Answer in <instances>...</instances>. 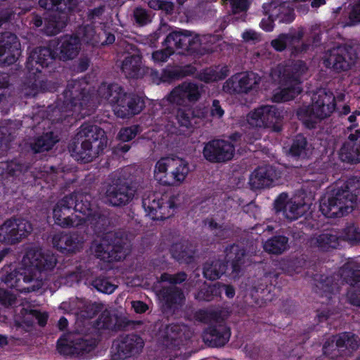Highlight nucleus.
<instances>
[{
	"mask_svg": "<svg viewBox=\"0 0 360 360\" xmlns=\"http://www.w3.org/2000/svg\"><path fill=\"white\" fill-rule=\"evenodd\" d=\"M20 44L17 37L9 32L0 34V65L13 64L20 51Z\"/></svg>",
	"mask_w": 360,
	"mask_h": 360,
	"instance_id": "nucleus-20",
	"label": "nucleus"
},
{
	"mask_svg": "<svg viewBox=\"0 0 360 360\" xmlns=\"http://www.w3.org/2000/svg\"><path fill=\"white\" fill-rule=\"evenodd\" d=\"M77 134L91 149V155L98 156L107 146L108 139L105 131L96 125L82 124Z\"/></svg>",
	"mask_w": 360,
	"mask_h": 360,
	"instance_id": "nucleus-16",
	"label": "nucleus"
},
{
	"mask_svg": "<svg viewBox=\"0 0 360 360\" xmlns=\"http://www.w3.org/2000/svg\"><path fill=\"white\" fill-rule=\"evenodd\" d=\"M234 146L223 139L209 141L203 148L204 158L210 162H225L231 160L234 155Z\"/></svg>",
	"mask_w": 360,
	"mask_h": 360,
	"instance_id": "nucleus-15",
	"label": "nucleus"
},
{
	"mask_svg": "<svg viewBox=\"0 0 360 360\" xmlns=\"http://www.w3.org/2000/svg\"><path fill=\"white\" fill-rule=\"evenodd\" d=\"M90 250L96 257L104 262L120 261L103 234L101 240L93 241Z\"/></svg>",
	"mask_w": 360,
	"mask_h": 360,
	"instance_id": "nucleus-36",
	"label": "nucleus"
},
{
	"mask_svg": "<svg viewBox=\"0 0 360 360\" xmlns=\"http://www.w3.org/2000/svg\"><path fill=\"white\" fill-rule=\"evenodd\" d=\"M133 17L139 26L146 25L151 21L150 13L142 7H136L134 9Z\"/></svg>",
	"mask_w": 360,
	"mask_h": 360,
	"instance_id": "nucleus-63",
	"label": "nucleus"
},
{
	"mask_svg": "<svg viewBox=\"0 0 360 360\" xmlns=\"http://www.w3.org/2000/svg\"><path fill=\"white\" fill-rule=\"evenodd\" d=\"M192 115L193 113L190 109H179L177 110L176 118L179 127L183 128L184 131L185 129L191 131L197 126V122L194 121L195 119Z\"/></svg>",
	"mask_w": 360,
	"mask_h": 360,
	"instance_id": "nucleus-47",
	"label": "nucleus"
},
{
	"mask_svg": "<svg viewBox=\"0 0 360 360\" xmlns=\"http://www.w3.org/2000/svg\"><path fill=\"white\" fill-rule=\"evenodd\" d=\"M157 296L162 303V312L167 317L173 316L184 304L186 300L182 288L174 285H162L157 292Z\"/></svg>",
	"mask_w": 360,
	"mask_h": 360,
	"instance_id": "nucleus-13",
	"label": "nucleus"
},
{
	"mask_svg": "<svg viewBox=\"0 0 360 360\" xmlns=\"http://www.w3.org/2000/svg\"><path fill=\"white\" fill-rule=\"evenodd\" d=\"M143 206L148 214L154 220H163L173 215L174 202L166 200L159 194L150 193L143 199Z\"/></svg>",
	"mask_w": 360,
	"mask_h": 360,
	"instance_id": "nucleus-14",
	"label": "nucleus"
},
{
	"mask_svg": "<svg viewBox=\"0 0 360 360\" xmlns=\"http://www.w3.org/2000/svg\"><path fill=\"white\" fill-rule=\"evenodd\" d=\"M341 237L352 244L360 243V227L354 223L347 224L342 229Z\"/></svg>",
	"mask_w": 360,
	"mask_h": 360,
	"instance_id": "nucleus-53",
	"label": "nucleus"
},
{
	"mask_svg": "<svg viewBox=\"0 0 360 360\" xmlns=\"http://www.w3.org/2000/svg\"><path fill=\"white\" fill-rule=\"evenodd\" d=\"M309 243L311 248H318L321 251H329L339 245V237L332 231H326L312 236L309 240Z\"/></svg>",
	"mask_w": 360,
	"mask_h": 360,
	"instance_id": "nucleus-34",
	"label": "nucleus"
},
{
	"mask_svg": "<svg viewBox=\"0 0 360 360\" xmlns=\"http://www.w3.org/2000/svg\"><path fill=\"white\" fill-rule=\"evenodd\" d=\"M231 250L235 254V257L233 259L231 262L232 274L236 277L238 276L239 273L242 270V266L244 264V258L245 256V250L244 248H240L238 246L232 245L231 248Z\"/></svg>",
	"mask_w": 360,
	"mask_h": 360,
	"instance_id": "nucleus-52",
	"label": "nucleus"
},
{
	"mask_svg": "<svg viewBox=\"0 0 360 360\" xmlns=\"http://www.w3.org/2000/svg\"><path fill=\"white\" fill-rule=\"evenodd\" d=\"M276 177L275 170L271 166L257 167L250 175V185L252 189L269 187Z\"/></svg>",
	"mask_w": 360,
	"mask_h": 360,
	"instance_id": "nucleus-30",
	"label": "nucleus"
},
{
	"mask_svg": "<svg viewBox=\"0 0 360 360\" xmlns=\"http://www.w3.org/2000/svg\"><path fill=\"white\" fill-rule=\"evenodd\" d=\"M58 141L52 131L46 132L37 137L31 143V148L34 153H41L50 150Z\"/></svg>",
	"mask_w": 360,
	"mask_h": 360,
	"instance_id": "nucleus-41",
	"label": "nucleus"
},
{
	"mask_svg": "<svg viewBox=\"0 0 360 360\" xmlns=\"http://www.w3.org/2000/svg\"><path fill=\"white\" fill-rule=\"evenodd\" d=\"M89 96L84 92L82 85L78 81H70L63 91V103L67 110L81 113V109Z\"/></svg>",
	"mask_w": 360,
	"mask_h": 360,
	"instance_id": "nucleus-21",
	"label": "nucleus"
},
{
	"mask_svg": "<svg viewBox=\"0 0 360 360\" xmlns=\"http://www.w3.org/2000/svg\"><path fill=\"white\" fill-rule=\"evenodd\" d=\"M339 277V275H315L314 280L316 291L326 299L323 302L328 303L333 299V295L338 292Z\"/></svg>",
	"mask_w": 360,
	"mask_h": 360,
	"instance_id": "nucleus-27",
	"label": "nucleus"
},
{
	"mask_svg": "<svg viewBox=\"0 0 360 360\" xmlns=\"http://www.w3.org/2000/svg\"><path fill=\"white\" fill-rule=\"evenodd\" d=\"M34 319L37 320L40 326H44L48 319V314L46 313H41L37 310H26L24 321L22 323H15L17 339L20 338V335L30 333L32 331Z\"/></svg>",
	"mask_w": 360,
	"mask_h": 360,
	"instance_id": "nucleus-31",
	"label": "nucleus"
},
{
	"mask_svg": "<svg viewBox=\"0 0 360 360\" xmlns=\"http://www.w3.org/2000/svg\"><path fill=\"white\" fill-rule=\"evenodd\" d=\"M57 349L64 356H77L75 340L60 339L58 341Z\"/></svg>",
	"mask_w": 360,
	"mask_h": 360,
	"instance_id": "nucleus-57",
	"label": "nucleus"
},
{
	"mask_svg": "<svg viewBox=\"0 0 360 360\" xmlns=\"http://www.w3.org/2000/svg\"><path fill=\"white\" fill-rule=\"evenodd\" d=\"M343 281L352 287L360 288V269L345 264L340 271Z\"/></svg>",
	"mask_w": 360,
	"mask_h": 360,
	"instance_id": "nucleus-45",
	"label": "nucleus"
},
{
	"mask_svg": "<svg viewBox=\"0 0 360 360\" xmlns=\"http://www.w3.org/2000/svg\"><path fill=\"white\" fill-rule=\"evenodd\" d=\"M31 223L24 219H10L0 226V243L13 245L27 238L32 231Z\"/></svg>",
	"mask_w": 360,
	"mask_h": 360,
	"instance_id": "nucleus-12",
	"label": "nucleus"
},
{
	"mask_svg": "<svg viewBox=\"0 0 360 360\" xmlns=\"http://www.w3.org/2000/svg\"><path fill=\"white\" fill-rule=\"evenodd\" d=\"M217 283L213 285H207L205 282L200 286L195 295V298L200 302L212 301L214 297L219 296Z\"/></svg>",
	"mask_w": 360,
	"mask_h": 360,
	"instance_id": "nucleus-48",
	"label": "nucleus"
},
{
	"mask_svg": "<svg viewBox=\"0 0 360 360\" xmlns=\"http://www.w3.org/2000/svg\"><path fill=\"white\" fill-rule=\"evenodd\" d=\"M114 321L115 314H111L109 311L105 310L99 316L98 326L101 328L112 330V328H115Z\"/></svg>",
	"mask_w": 360,
	"mask_h": 360,
	"instance_id": "nucleus-64",
	"label": "nucleus"
},
{
	"mask_svg": "<svg viewBox=\"0 0 360 360\" xmlns=\"http://www.w3.org/2000/svg\"><path fill=\"white\" fill-rule=\"evenodd\" d=\"M195 252V245L188 241L176 243L171 248L172 257L180 263L192 262Z\"/></svg>",
	"mask_w": 360,
	"mask_h": 360,
	"instance_id": "nucleus-35",
	"label": "nucleus"
},
{
	"mask_svg": "<svg viewBox=\"0 0 360 360\" xmlns=\"http://www.w3.org/2000/svg\"><path fill=\"white\" fill-rule=\"evenodd\" d=\"M197 69L191 65H187L182 67H178L170 71V76L176 79H181L186 77L194 75Z\"/></svg>",
	"mask_w": 360,
	"mask_h": 360,
	"instance_id": "nucleus-62",
	"label": "nucleus"
},
{
	"mask_svg": "<svg viewBox=\"0 0 360 360\" xmlns=\"http://www.w3.org/2000/svg\"><path fill=\"white\" fill-rule=\"evenodd\" d=\"M339 342L337 335L328 339L323 347V354L332 359L345 356V352Z\"/></svg>",
	"mask_w": 360,
	"mask_h": 360,
	"instance_id": "nucleus-44",
	"label": "nucleus"
},
{
	"mask_svg": "<svg viewBox=\"0 0 360 360\" xmlns=\"http://www.w3.org/2000/svg\"><path fill=\"white\" fill-rule=\"evenodd\" d=\"M148 5L154 10H162L167 14H172L174 9V4L169 1L150 0Z\"/></svg>",
	"mask_w": 360,
	"mask_h": 360,
	"instance_id": "nucleus-61",
	"label": "nucleus"
},
{
	"mask_svg": "<svg viewBox=\"0 0 360 360\" xmlns=\"http://www.w3.org/2000/svg\"><path fill=\"white\" fill-rule=\"evenodd\" d=\"M281 112L274 105H263L248 115V123L255 127L270 128L281 119Z\"/></svg>",
	"mask_w": 360,
	"mask_h": 360,
	"instance_id": "nucleus-18",
	"label": "nucleus"
},
{
	"mask_svg": "<svg viewBox=\"0 0 360 360\" xmlns=\"http://www.w3.org/2000/svg\"><path fill=\"white\" fill-rule=\"evenodd\" d=\"M181 87L188 105L198 101L201 97L202 85L199 86L193 82H184L181 83Z\"/></svg>",
	"mask_w": 360,
	"mask_h": 360,
	"instance_id": "nucleus-46",
	"label": "nucleus"
},
{
	"mask_svg": "<svg viewBox=\"0 0 360 360\" xmlns=\"http://www.w3.org/2000/svg\"><path fill=\"white\" fill-rule=\"evenodd\" d=\"M98 96L110 104H117L120 99L126 94L117 84L102 83L98 89Z\"/></svg>",
	"mask_w": 360,
	"mask_h": 360,
	"instance_id": "nucleus-37",
	"label": "nucleus"
},
{
	"mask_svg": "<svg viewBox=\"0 0 360 360\" xmlns=\"http://www.w3.org/2000/svg\"><path fill=\"white\" fill-rule=\"evenodd\" d=\"M81 50V43L74 34L62 37L56 49V57L62 61H68L77 56Z\"/></svg>",
	"mask_w": 360,
	"mask_h": 360,
	"instance_id": "nucleus-25",
	"label": "nucleus"
},
{
	"mask_svg": "<svg viewBox=\"0 0 360 360\" xmlns=\"http://www.w3.org/2000/svg\"><path fill=\"white\" fill-rule=\"evenodd\" d=\"M74 35L77 36L80 41H82L93 46H98L101 42V33L97 34L95 28L91 25L79 26Z\"/></svg>",
	"mask_w": 360,
	"mask_h": 360,
	"instance_id": "nucleus-40",
	"label": "nucleus"
},
{
	"mask_svg": "<svg viewBox=\"0 0 360 360\" xmlns=\"http://www.w3.org/2000/svg\"><path fill=\"white\" fill-rule=\"evenodd\" d=\"M22 262L27 269H30L32 273L39 276V278H41V288L47 279L48 272L54 269L57 260L53 254L43 252L40 249L30 247L26 249Z\"/></svg>",
	"mask_w": 360,
	"mask_h": 360,
	"instance_id": "nucleus-7",
	"label": "nucleus"
},
{
	"mask_svg": "<svg viewBox=\"0 0 360 360\" xmlns=\"http://www.w3.org/2000/svg\"><path fill=\"white\" fill-rule=\"evenodd\" d=\"M359 197L360 178H351L344 186L321 199L320 210L327 217H340L352 211Z\"/></svg>",
	"mask_w": 360,
	"mask_h": 360,
	"instance_id": "nucleus-1",
	"label": "nucleus"
},
{
	"mask_svg": "<svg viewBox=\"0 0 360 360\" xmlns=\"http://www.w3.org/2000/svg\"><path fill=\"white\" fill-rule=\"evenodd\" d=\"M144 107L143 101L138 96L125 94L115 107V115L120 118H129L139 114Z\"/></svg>",
	"mask_w": 360,
	"mask_h": 360,
	"instance_id": "nucleus-23",
	"label": "nucleus"
},
{
	"mask_svg": "<svg viewBox=\"0 0 360 360\" xmlns=\"http://www.w3.org/2000/svg\"><path fill=\"white\" fill-rule=\"evenodd\" d=\"M68 150L72 157L77 161L89 162L98 157L96 154H91L92 153L91 149L79 137L77 134L69 143Z\"/></svg>",
	"mask_w": 360,
	"mask_h": 360,
	"instance_id": "nucleus-33",
	"label": "nucleus"
},
{
	"mask_svg": "<svg viewBox=\"0 0 360 360\" xmlns=\"http://www.w3.org/2000/svg\"><path fill=\"white\" fill-rule=\"evenodd\" d=\"M136 191V184L131 179L115 174L109 179L105 195L112 206L122 207L133 200Z\"/></svg>",
	"mask_w": 360,
	"mask_h": 360,
	"instance_id": "nucleus-6",
	"label": "nucleus"
},
{
	"mask_svg": "<svg viewBox=\"0 0 360 360\" xmlns=\"http://www.w3.org/2000/svg\"><path fill=\"white\" fill-rule=\"evenodd\" d=\"M179 49L187 51H195L199 45L198 37L188 30L179 31Z\"/></svg>",
	"mask_w": 360,
	"mask_h": 360,
	"instance_id": "nucleus-43",
	"label": "nucleus"
},
{
	"mask_svg": "<svg viewBox=\"0 0 360 360\" xmlns=\"http://www.w3.org/2000/svg\"><path fill=\"white\" fill-rule=\"evenodd\" d=\"M260 78L253 72L241 76L231 77L226 82L224 88H227L230 92L248 93L259 83Z\"/></svg>",
	"mask_w": 360,
	"mask_h": 360,
	"instance_id": "nucleus-28",
	"label": "nucleus"
},
{
	"mask_svg": "<svg viewBox=\"0 0 360 360\" xmlns=\"http://www.w3.org/2000/svg\"><path fill=\"white\" fill-rule=\"evenodd\" d=\"M340 158L347 163L360 162V130L349 135L340 150Z\"/></svg>",
	"mask_w": 360,
	"mask_h": 360,
	"instance_id": "nucleus-26",
	"label": "nucleus"
},
{
	"mask_svg": "<svg viewBox=\"0 0 360 360\" xmlns=\"http://www.w3.org/2000/svg\"><path fill=\"white\" fill-rule=\"evenodd\" d=\"M357 58L356 50L353 46H339L326 53L324 64L336 72H346L355 64Z\"/></svg>",
	"mask_w": 360,
	"mask_h": 360,
	"instance_id": "nucleus-9",
	"label": "nucleus"
},
{
	"mask_svg": "<svg viewBox=\"0 0 360 360\" xmlns=\"http://www.w3.org/2000/svg\"><path fill=\"white\" fill-rule=\"evenodd\" d=\"M188 278V275L184 271H179L176 274H171L164 273L160 276V281L162 282L168 283L167 285H176L186 281Z\"/></svg>",
	"mask_w": 360,
	"mask_h": 360,
	"instance_id": "nucleus-58",
	"label": "nucleus"
},
{
	"mask_svg": "<svg viewBox=\"0 0 360 360\" xmlns=\"http://www.w3.org/2000/svg\"><path fill=\"white\" fill-rule=\"evenodd\" d=\"M188 173V163L178 157H165L158 161L155 178L164 186H176L181 183Z\"/></svg>",
	"mask_w": 360,
	"mask_h": 360,
	"instance_id": "nucleus-5",
	"label": "nucleus"
},
{
	"mask_svg": "<svg viewBox=\"0 0 360 360\" xmlns=\"http://www.w3.org/2000/svg\"><path fill=\"white\" fill-rule=\"evenodd\" d=\"M289 239L283 235H276L266 240L263 245L265 252L272 255H281L289 248Z\"/></svg>",
	"mask_w": 360,
	"mask_h": 360,
	"instance_id": "nucleus-38",
	"label": "nucleus"
},
{
	"mask_svg": "<svg viewBox=\"0 0 360 360\" xmlns=\"http://www.w3.org/2000/svg\"><path fill=\"white\" fill-rule=\"evenodd\" d=\"M276 18L282 22H290L294 19V9L285 4L280 5L276 8Z\"/></svg>",
	"mask_w": 360,
	"mask_h": 360,
	"instance_id": "nucleus-59",
	"label": "nucleus"
},
{
	"mask_svg": "<svg viewBox=\"0 0 360 360\" xmlns=\"http://www.w3.org/2000/svg\"><path fill=\"white\" fill-rule=\"evenodd\" d=\"M57 58L55 52L47 47H37L30 54L27 61V68L31 74L40 72L41 69L48 67L53 60Z\"/></svg>",
	"mask_w": 360,
	"mask_h": 360,
	"instance_id": "nucleus-24",
	"label": "nucleus"
},
{
	"mask_svg": "<svg viewBox=\"0 0 360 360\" xmlns=\"http://www.w3.org/2000/svg\"><path fill=\"white\" fill-rule=\"evenodd\" d=\"M1 281L11 288L20 292H33L41 288V278L22 264L18 268L4 266L1 272Z\"/></svg>",
	"mask_w": 360,
	"mask_h": 360,
	"instance_id": "nucleus-4",
	"label": "nucleus"
},
{
	"mask_svg": "<svg viewBox=\"0 0 360 360\" xmlns=\"http://www.w3.org/2000/svg\"><path fill=\"white\" fill-rule=\"evenodd\" d=\"M307 210L308 206L305 204L290 201L285 205V217L290 221L296 220L303 216Z\"/></svg>",
	"mask_w": 360,
	"mask_h": 360,
	"instance_id": "nucleus-49",
	"label": "nucleus"
},
{
	"mask_svg": "<svg viewBox=\"0 0 360 360\" xmlns=\"http://www.w3.org/2000/svg\"><path fill=\"white\" fill-rule=\"evenodd\" d=\"M342 348L346 355L348 352L356 351L360 346V338L351 332H345L337 335Z\"/></svg>",
	"mask_w": 360,
	"mask_h": 360,
	"instance_id": "nucleus-42",
	"label": "nucleus"
},
{
	"mask_svg": "<svg viewBox=\"0 0 360 360\" xmlns=\"http://www.w3.org/2000/svg\"><path fill=\"white\" fill-rule=\"evenodd\" d=\"M70 198L73 201L75 212H79L87 216L88 220L91 221V224L94 226L98 221V216L101 215L98 213H94L91 215L92 207V197L88 193L84 192H74L69 194Z\"/></svg>",
	"mask_w": 360,
	"mask_h": 360,
	"instance_id": "nucleus-29",
	"label": "nucleus"
},
{
	"mask_svg": "<svg viewBox=\"0 0 360 360\" xmlns=\"http://www.w3.org/2000/svg\"><path fill=\"white\" fill-rule=\"evenodd\" d=\"M230 338L229 330L224 326L209 328L202 335L203 341L210 347L224 346Z\"/></svg>",
	"mask_w": 360,
	"mask_h": 360,
	"instance_id": "nucleus-32",
	"label": "nucleus"
},
{
	"mask_svg": "<svg viewBox=\"0 0 360 360\" xmlns=\"http://www.w3.org/2000/svg\"><path fill=\"white\" fill-rule=\"evenodd\" d=\"M119 45L124 53L128 54L121 63L122 72L128 78L136 79L142 77L145 69L140 50L135 44L125 40L120 41Z\"/></svg>",
	"mask_w": 360,
	"mask_h": 360,
	"instance_id": "nucleus-11",
	"label": "nucleus"
},
{
	"mask_svg": "<svg viewBox=\"0 0 360 360\" xmlns=\"http://www.w3.org/2000/svg\"><path fill=\"white\" fill-rule=\"evenodd\" d=\"M335 108L333 94L326 89H320L313 95L311 105L300 108L297 115L308 128L312 129L319 120L330 117Z\"/></svg>",
	"mask_w": 360,
	"mask_h": 360,
	"instance_id": "nucleus-2",
	"label": "nucleus"
},
{
	"mask_svg": "<svg viewBox=\"0 0 360 360\" xmlns=\"http://www.w3.org/2000/svg\"><path fill=\"white\" fill-rule=\"evenodd\" d=\"M227 269V262L224 260L216 259L207 262L203 266V276L211 281L221 277Z\"/></svg>",
	"mask_w": 360,
	"mask_h": 360,
	"instance_id": "nucleus-39",
	"label": "nucleus"
},
{
	"mask_svg": "<svg viewBox=\"0 0 360 360\" xmlns=\"http://www.w3.org/2000/svg\"><path fill=\"white\" fill-rule=\"evenodd\" d=\"M109 223L108 219L104 215H98V221L94 224L97 233H103L109 245L115 253L119 260L124 259L128 254L130 248V239L128 233L122 230L108 231L105 227Z\"/></svg>",
	"mask_w": 360,
	"mask_h": 360,
	"instance_id": "nucleus-8",
	"label": "nucleus"
},
{
	"mask_svg": "<svg viewBox=\"0 0 360 360\" xmlns=\"http://www.w3.org/2000/svg\"><path fill=\"white\" fill-rule=\"evenodd\" d=\"M302 89L297 82L294 86H288L282 89L280 92L276 93L274 96V101L285 102L293 99L296 96L300 94Z\"/></svg>",
	"mask_w": 360,
	"mask_h": 360,
	"instance_id": "nucleus-51",
	"label": "nucleus"
},
{
	"mask_svg": "<svg viewBox=\"0 0 360 360\" xmlns=\"http://www.w3.org/2000/svg\"><path fill=\"white\" fill-rule=\"evenodd\" d=\"M196 320L209 323L212 322H219L222 319L221 311L219 310H200L195 314Z\"/></svg>",
	"mask_w": 360,
	"mask_h": 360,
	"instance_id": "nucleus-55",
	"label": "nucleus"
},
{
	"mask_svg": "<svg viewBox=\"0 0 360 360\" xmlns=\"http://www.w3.org/2000/svg\"><path fill=\"white\" fill-rule=\"evenodd\" d=\"M77 356L84 355L94 349L96 340L90 338H79L75 340Z\"/></svg>",
	"mask_w": 360,
	"mask_h": 360,
	"instance_id": "nucleus-54",
	"label": "nucleus"
},
{
	"mask_svg": "<svg viewBox=\"0 0 360 360\" xmlns=\"http://www.w3.org/2000/svg\"><path fill=\"white\" fill-rule=\"evenodd\" d=\"M84 243V236L78 231L59 233L52 238L53 247L61 252L75 254L79 252Z\"/></svg>",
	"mask_w": 360,
	"mask_h": 360,
	"instance_id": "nucleus-22",
	"label": "nucleus"
},
{
	"mask_svg": "<svg viewBox=\"0 0 360 360\" xmlns=\"http://www.w3.org/2000/svg\"><path fill=\"white\" fill-rule=\"evenodd\" d=\"M307 146L306 138L302 134H297L292 141L290 153L295 157L304 158L307 157Z\"/></svg>",
	"mask_w": 360,
	"mask_h": 360,
	"instance_id": "nucleus-50",
	"label": "nucleus"
},
{
	"mask_svg": "<svg viewBox=\"0 0 360 360\" xmlns=\"http://www.w3.org/2000/svg\"><path fill=\"white\" fill-rule=\"evenodd\" d=\"M91 285L98 291L108 294L112 293L117 288V286L111 283L108 279L101 277L94 279L92 281Z\"/></svg>",
	"mask_w": 360,
	"mask_h": 360,
	"instance_id": "nucleus-60",
	"label": "nucleus"
},
{
	"mask_svg": "<svg viewBox=\"0 0 360 360\" xmlns=\"http://www.w3.org/2000/svg\"><path fill=\"white\" fill-rule=\"evenodd\" d=\"M193 332L184 324L172 323L167 325L161 331L160 340L165 347H177L190 340Z\"/></svg>",
	"mask_w": 360,
	"mask_h": 360,
	"instance_id": "nucleus-19",
	"label": "nucleus"
},
{
	"mask_svg": "<svg viewBox=\"0 0 360 360\" xmlns=\"http://www.w3.org/2000/svg\"><path fill=\"white\" fill-rule=\"evenodd\" d=\"M143 339L135 334L121 336L113 342L112 358L123 359L139 353L143 347Z\"/></svg>",
	"mask_w": 360,
	"mask_h": 360,
	"instance_id": "nucleus-17",
	"label": "nucleus"
},
{
	"mask_svg": "<svg viewBox=\"0 0 360 360\" xmlns=\"http://www.w3.org/2000/svg\"><path fill=\"white\" fill-rule=\"evenodd\" d=\"M73 201L69 195L60 199L53 210L55 224L63 229L79 228L86 224V218L74 214Z\"/></svg>",
	"mask_w": 360,
	"mask_h": 360,
	"instance_id": "nucleus-10",
	"label": "nucleus"
},
{
	"mask_svg": "<svg viewBox=\"0 0 360 360\" xmlns=\"http://www.w3.org/2000/svg\"><path fill=\"white\" fill-rule=\"evenodd\" d=\"M184 94L181 84L174 87L170 93L167 96V101L176 105L186 106L188 105Z\"/></svg>",
	"mask_w": 360,
	"mask_h": 360,
	"instance_id": "nucleus-56",
	"label": "nucleus"
},
{
	"mask_svg": "<svg viewBox=\"0 0 360 360\" xmlns=\"http://www.w3.org/2000/svg\"><path fill=\"white\" fill-rule=\"evenodd\" d=\"M40 7L46 10H56L58 13L49 15L44 19V32L48 36H55L65 27L68 11L77 5V0H39Z\"/></svg>",
	"mask_w": 360,
	"mask_h": 360,
	"instance_id": "nucleus-3",
	"label": "nucleus"
}]
</instances>
